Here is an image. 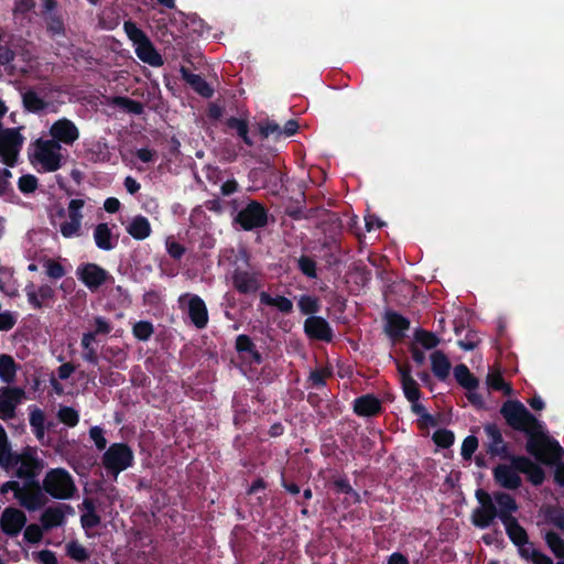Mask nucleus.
I'll use <instances>...</instances> for the list:
<instances>
[{
    "mask_svg": "<svg viewBox=\"0 0 564 564\" xmlns=\"http://www.w3.org/2000/svg\"><path fill=\"white\" fill-rule=\"evenodd\" d=\"M500 414L514 431L527 434L525 451L538 462L551 465L561 459L564 452L558 442L551 438L543 422L538 420L519 400H507L500 408Z\"/></svg>",
    "mask_w": 564,
    "mask_h": 564,
    "instance_id": "1",
    "label": "nucleus"
},
{
    "mask_svg": "<svg viewBox=\"0 0 564 564\" xmlns=\"http://www.w3.org/2000/svg\"><path fill=\"white\" fill-rule=\"evenodd\" d=\"M232 224L245 231L264 228L269 224L268 207L250 197H243L241 200L234 199L230 203Z\"/></svg>",
    "mask_w": 564,
    "mask_h": 564,
    "instance_id": "2",
    "label": "nucleus"
},
{
    "mask_svg": "<svg viewBox=\"0 0 564 564\" xmlns=\"http://www.w3.org/2000/svg\"><path fill=\"white\" fill-rule=\"evenodd\" d=\"M328 218L321 224L323 237L318 239L325 262L332 267L340 263L343 253V221L337 213L327 212Z\"/></svg>",
    "mask_w": 564,
    "mask_h": 564,
    "instance_id": "3",
    "label": "nucleus"
},
{
    "mask_svg": "<svg viewBox=\"0 0 564 564\" xmlns=\"http://www.w3.org/2000/svg\"><path fill=\"white\" fill-rule=\"evenodd\" d=\"M1 463L18 466L15 475L20 479L35 478L43 468L42 460L32 453L13 454L8 442L7 433L0 425V464Z\"/></svg>",
    "mask_w": 564,
    "mask_h": 564,
    "instance_id": "4",
    "label": "nucleus"
},
{
    "mask_svg": "<svg viewBox=\"0 0 564 564\" xmlns=\"http://www.w3.org/2000/svg\"><path fill=\"white\" fill-rule=\"evenodd\" d=\"M43 490L54 499H70L77 491L72 475L64 468L50 469L43 479Z\"/></svg>",
    "mask_w": 564,
    "mask_h": 564,
    "instance_id": "5",
    "label": "nucleus"
},
{
    "mask_svg": "<svg viewBox=\"0 0 564 564\" xmlns=\"http://www.w3.org/2000/svg\"><path fill=\"white\" fill-rule=\"evenodd\" d=\"M134 454L127 443H112L104 453L101 463L107 474L118 475L133 465Z\"/></svg>",
    "mask_w": 564,
    "mask_h": 564,
    "instance_id": "6",
    "label": "nucleus"
},
{
    "mask_svg": "<svg viewBox=\"0 0 564 564\" xmlns=\"http://www.w3.org/2000/svg\"><path fill=\"white\" fill-rule=\"evenodd\" d=\"M34 159L41 164L44 172H55L63 165L64 155L62 145L55 141L37 139L34 142Z\"/></svg>",
    "mask_w": 564,
    "mask_h": 564,
    "instance_id": "7",
    "label": "nucleus"
},
{
    "mask_svg": "<svg viewBox=\"0 0 564 564\" xmlns=\"http://www.w3.org/2000/svg\"><path fill=\"white\" fill-rule=\"evenodd\" d=\"M77 279L90 291L96 292L102 285L113 283V276L105 268L94 262L80 263L75 272Z\"/></svg>",
    "mask_w": 564,
    "mask_h": 564,
    "instance_id": "8",
    "label": "nucleus"
},
{
    "mask_svg": "<svg viewBox=\"0 0 564 564\" xmlns=\"http://www.w3.org/2000/svg\"><path fill=\"white\" fill-rule=\"evenodd\" d=\"M178 306L181 310L186 311L191 323L197 329H204L208 325V310L204 300L192 293H184L178 296Z\"/></svg>",
    "mask_w": 564,
    "mask_h": 564,
    "instance_id": "9",
    "label": "nucleus"
},
{
    "mask_svg": "<svg viewBox=\"0 0 564 564\" xmlns=\"http://www.w3.org/2000/svg\"><path fill=\"white\" fill-rule=\"evenodd\" d=\"M24 138L19 129L7 128L0 130V162L13 167L18 162V155L22 148Z\"/></svg>",
    "mask_w": 564,
    "mask_h": 564,
    "instance_id": "10",
    "label": "nucleus"
},
{
    "mask_svg": "<svg viewBox=\"0 0 564 564\" xmlns=\"http://www.w3.org/2000/svg\"><path fill=\"white\" fill-rule=\"evenodd\" d=\"M24 397V390L19 387L0 388V420L9 421L15 417L17 406Z\"/></svg>",
    "mask_w": 564,
    "mask_h": 564,
    "instance_id": "11",
    "label": "nucleus"
},
{
    "mask_svg": "<svg viewBox=\"0 0 564 564\" xmlns=\"http://www.w3.org/2000/svg\"><path fill=\"white\" fill-rule=\"evenodd\" d=\"M50 140L59 145H73L79 138V130L72 120L62 118L53 122L50 128Z\"/></svg>",
    "mask_w": 564,
    "mask_h": 564,
    "instance_id": "12",
    "label": "nucleus"
},
{
    "mask_svg": "<svg viewBox=\"0 0 564 564\" xmlns=\"http://www.w3.org/2000/svg\"><path fill=\"white\" fill-rule=\"evenodd\" d=\"M57 7L56 0H44L42 17L45 21L46 32L52 39L66 35L65 23L63 17L55 12Z\"/></svg>",
    "mask_w": 564,
    "mask_h": 564,
    "instance_id": "13",
    "label": "nucleus"
},
{
    "mask_svg": "<svg viewBox=\"0 0 564 564\" xmlns=\"http://www.w3.org/2000/svg\"><path fill=\"white\" fill-rule=\"evenodd\" d=\"M304 333L313 340L332 343L334 338L330 324L322 316H308L304 321Z\"/></svg>",
    "mask_w": 564,
    "mask_h": 564,
    "instance_id": "14",
    "label": "nucleus"
},
{
    "mask_svg": "<svg viewBox=\"0 0 564 564\" xmlns=\"http://www.w3.org/2000/svg\"><path fill=\"white\" fill-rule=\"evenodd\" d=\"M26 524L25 513L14 507H7L0 518V528L9 536H18Z\"/></svg>",
    "mask_w": 564,
    "mask_h": 564,
    "instance_id": "15",
    "label": "nucleus"
},
{
    "mask_svg": "<svg viewBox=\"0 0 564 564\" xmlns=\"http://www.w3.org/2000/svg\"><path fill=\"white\" fill-rule=\"evenodd\" d=\"M509 459L521 474L527 475L528 480L533 486L538 487L544 482L545 473L543 468L531 458L521 455H510Z\"/></svg>",
    "mask_w": 564,
    "mask_h": 564,
    "instance_id": "16",
    "label": "nucleus"
},
{
    "mask_svg": "<svg viewBox=\"0 0 564 564\" xmlns=\"http://www.w3.org/2000/svg\"><path fill=\"white\" fill-rule=\"evenodd\" d=\"M231 282L235 290L245 295L253 294L261 288L257 273L239 267L234 269L231 273Z\"/></svg>",
    "mask_w": 564,
    "mask_h": 564,
    "instance_id": "17",
    "label": "nucleus"
},
{
    "mask_svg": "<svg viewBox=\"0 0 564 564\" xmlns=\"http://www.w3.org/2000/svg\"><path fill=\"white\" fill-rule=\"evenodd\" d=\"M519 473L511 460L510 465L499 464L492 470L496 482L508 490H517L521 487L522 479Z\"/></svg>",
    "mask_w": 564,
    "mask_h": 564,
    "instance_id": "18",
    "label": "nucleus"
},
{
    "mask_svg": "<svg viewBox=\"0 0 564 564\" xmlns=\"http://www.w3.org/2000/svg\"><path fill=\"white\" fill-rule=\"evenodd\" d=\"M25 293L29 304L35 308L41 310L43 306H50L55 301V290L48 284H42L35 290L33 283L25 286Z\"/></svg>",
    "mask_w": 564,
    "mask_h": 564,
    "instance_id": "19",
    "label": "nucleus"
},
{
    "mask_svg": "<svg viewBox=\"0 0 564 564\" xmlns=\"http://www.w3.org/2000/svg\"><path fill=\"white\" fill-rule=\"evenodd\" d=\"M484 432L488 437L487 452L491 456L510 457L508 455V445L503 441L500 429L496 423H487L484 425Z\"/></svg>",
    "mask_w": 564,
    "mask_h": 564,
    "instance_id": "20",
    "label": "nucleus"
},
{
    "mask_svg": "<svg viewBox=\"0 0 564 564\" xmlns=\"http://www.w3.org/2000/svg\"><path fill=\"white\" fill-rule=\"evenodd\" d=\"M386 334L394 341L401 340L405 336V332L410 328L409 318L398 312L388 311L386 313Z\"/></svg>",
    "mask_w": 564,
    "mask_h": 564,
    "instance_id": "21",
    "label": "nucleus"
},
{
    "mask_svg": "<svg viewBox=\"0 0 564 564\" xmlns=\"http://www.w3.org/2000/svg\"><path fill=\"white\" fill-rule=\"evenodd\" d=\"M383 411L382 403L375 394H364L354 400V412L358 416H377Z\"/></svg>",
    "mask_w": 564,
    "mask_h": 564,
    "instance_id": "22",
    "label": "nucleus"
},
{
    "mask_svg": "<svg viewBox=\"0 0 564 564\" xmlns=\"http://www.w3.org/2000/svg\"><path fill=\"white\" fill-rule=\"evenodd\" d=\"M494 502L497 507V516L501 522H506L511 518H516L513 513L518 511L519 507L516 499L510 494L505 491H496L494 494Z\"/></svg>",
    "mask_w": 564,
    "mask_h": 564,
    "instance_id": "23",
    "label": "nucleus"
},
{
    "mask_svg": "<svg viewBox=\"0 0 564 564\" xmlns=\"http://www.w3.org/2000/svg\"><path fill=\"white\" fill-rule=\"evenodd\" d=\"M134 52L140 61L152 67H160L164 64L162 55L155 50L149 37L137 44Z\"/></svg>",
    "mask_w": 564,
    "mask_h": 564,
    "instance_id": "24",
    "label": "nucleus"
},
{
    "mask_svg": "<svg viewBox=\"0 0 564 564\" xmlns=\"http://www.w3.org/2000/svg\"><path fill=\"white\" fill-rule=\"evenodd\" d=\"M183 79L192 87V89L204 98H210L214 95L213 87L204 77L198 74L191 73L187 68H181Z\"/></svg>",
    "mask_w": 564,
    "mask_h": 564,
    "instance_id": "25",
    "label": "nucleus"
},
{
    "mask_svg": "<svg viewBox=\"0 0 564 564\" xmlns=\"http://www.w3.org/2000/svg\"><path fill=\"white\" fill-rule=\"evenodd\" d=\"M94 240L96 246L105 251L112 250L118 243V237L112 235L107 223H100L95 227Z\"/></svg>",
    "mask_w": 564,
    "mask_h": 564,
    "instance_id": "26",
    "label": "nucleus"
},
{
    "mask_svg": "<svg viewBox=\"0 0 564 564\" xmlns=\"http://www.w3.org/2000/svg\"><path fill=\"white\" fill-rule=\"evenodd\" d=\"M64 507L69 508L68 506L58 505L48 507L42 512L40 517V522L44 530L48 531L53 528L61 527L64 523Z\"/></svg>",
    "mask_w": 564,
    "mask_h": 564,
    "instance_id": "27",
    "label": "nucleus"
},
{
    "mask_svg": "<svg viewBox=\"0 0 564 564\" xmlns=\"http://www.w3.org/2000/svg\"><path fill=\"white\" fill-rule=\"evenodd\" d=\"M126 230L135 240H144L152 232L151 224L143 215L134 216L126 227Z\"/></svg>",
    "mask_w": 564,
    "mask_h": 564,
    "instance_id": "28",
    "label": "nucleus"
},
{
    "mask_svg": "<svg viewBox=\"0 0 564 564\" xmlns=\"http://www.w3.org/2000/svg\"><path fill=\"white\" fill-rule=\"evenodd\" d=\"M18 501L29 511H35L46 505L47 498L45 497L44 492H42V489L26 490V488H24L23 494L18 496Z\"/></svg>",
    "mask_w": 564,
    "mask_h": 564,
    "instance_id": "29",
    "label": "nucleus"
},
{
    "mask_svg": "<svg viewBox=\"0 0 564 564\" xmlns=\"http://www.w3.org/2000/svg\"><path fill=\"white\" fill-rule=\"evenodd\" d=\"M431 368L434 376L438 380L444 381L449 376L452 365L442 350H435L431 354Z\"/></svg>",
    "mask_w": 564,
    "mask_h": 564,
    "instance_id": "30",
    "label": "nucleus"
},
{
    "mask_svg": "<svg viewBox=\"0 0 564 564\" xmlns=\"http://www.w3.org/2000/svg\"><path fill=\"white\" fill-rule=\"evenodd\" d=\"M498 518L497 507H477L471 513V523L479 529H486Z\"/></svg>",
    "mask_w": 564,
    "mask_h": 564,
    "instance_id": "31",
    "label": "nucleus"
},
{
    "mask_svg": "<svg viewBox=\"0 0 564 564\" xmlns=\"http://www.w3.org/2000/svg\"><path fill=\"white\" fill-rule=\"evenodd\" d=\"M506 529V533L510 541L516 546H521V544L528 543V532L527 530L519 523L517 518H511L507 520L506 522H502Z\"/></svg>",
    "mask_w": 564,
    "mask_h": 564,
    "instance_id": "32",
    "label": "nucleus"
},
{
    "mask_svg": "<svg viewBox=\"0 0 564 564\" xmlns=\"http://www.w3.org/2000/svg\"><path fill=\"white\" fill-rule=\"evenodd\" d=\"M454 378L456 382L467 391L476 390L479 386V380L470 372L465 364L455 366Z\"/></svg>",
    "mask_w": 564,
    "mask_h": 564,
    "instance_id": "33",
    "label": "nucleus"
},
{
    "mask_svg": "<svg viewBox=\"0 0 564 564\" xmlns=\"http://www.w3.org/2000/svg\"><path fill=\"white\" fill-rule=\"evenodd\" d=\"M22 105L24 110L31 113H40L48 107V102L32 88L22 94Z\"/></svg>",
    "mask_w": 564,
    "mask_h": 564,
    "instance_id": "34",
    "label": "nucleus"
},
{
    "mask_svg": "<svg viewBox=\"0 0 564 564\" xmlns=\"http://www.w3.org/2000/svg\"><path fill=\"white\" fill-rule=\"evenodd\" d=\"M18 365L13 357L7 354L0 355V379L2 382L10 384L15 380Z\"/></svg>",
    "mask_w": 564,
    "mask_h": 564,
    "instance_id": "35",
    "label": "nucleus"
},
{
    "mask_svg": "<svg viewBox=\"0 0 564 564\" xmlns=\"http://www.w3.org/2000/svg\"><path fill=\"white\" fill-rule=\"evenodd\" d=\"M226 126L229 129L236 130L237 135L246 145L252 147L254 144L253 140L249 135V124L247 120L237 117H229L226 120Z\"/></svg>",
    "mask_w": 564,
    "mask_h": 564,
    "instance_id": "36",
    "label": "nucleus"
},
{
    "mask_svg": "<svg viewBox=\"0 0 564 564\" xmlns=\"http://www.w3.org/2000/svg\"><path fill=\"white\" fill-rule=\"evenodd\" d=\"M90 161L95 163H109L111 162L112 154L109 145L105 141H97L88 149Z\"/></svg>",
    "mask_w": 564,
    "mask_h": 564,
    "instance_id": "37",
    "label": "nucleus"
},
{
    "mask_svg": "<svg viewBox=\"0 0 564 564\" xmlns=\"http://www.w3.org/2000/svg\"><path fill=\"white\" fill-rule=\"evenodd\" d=\"M297 306L303 315L316 316L321 311V301L315 295L302 294L297 300Z\"/></svg>",
    "mask_w": 564,
    "mask_h": 564,
    "instance_id": "38",
    "label": "nucleus"
},
{
    "mask_svg": "<svg viewBox=\"0 0 564 564\" xmlns=\"http://www.w3.org/2000/svg\"><path fill=\"white\" fill-rule=\"evenodd\" d=\"M29 422L32 427V432L39 441H42L45 436V414L39 409L34 408L29 415Z\"/></svg>",
    "mask_w": 564,
    "mask_h": 564,
    "instance_id": "39",
    "label": "nucleus"
},
{
    "mask_svg": "<svg viewBox=\"0 0 564 564\" xmlns=\"http://www.w3.org/2000/svg\"><path fill=\"white\" fill-rule=\"evenodd\" d=\"M259 134L262 140L272 137L275 141L283 138L282 127L274 120L267 119L258 123Z\"/></svg>",
    "mask_w": 564,
    "mask_h": 564,
    "instance_id": "40",
    "label": "nucleus"
},
{
    "mask_svg": "<svg viewBox=\"0 0 564 564\" xmlns=\"http://www.w3.org/2000/svg\"><path fill=\"white\" fill-rule=\"evenodd\" d=\"M111 104L116 107L122 108L126 111L140 116L144 112V107L142 102L131 99L124 96H116L112 98Z\"/></svg>",
    "mask_w": 564,
    "mask_h": 564,
    "instance_id": "41",
    "label": "nucleus"
},
{
    "mask_svg": "<svg viewBox=\"0 0 564 564\" xmlns=\"http://www.w3.org/2000/svg\"><path fill=\"white\" fill-rule=\"evenodd\" d=\"M544 519L547 523L564 531V509L556 505H551L544 509Z\"/></svg>",
    "mask_w": 564,
    "mask_h": 564,
    "instance_id": "42",
    "label": "nucleus"
},
{
    "mask_svg": "<svg viewBox=\"0 0 564 564\" xmlns=\"http://www.w3.org/2000/svg\"><path fill=\"white\" fill-rule=\"evenodd\" d=\"M544 541L556 558H564V540L560 534L554 531H549L544 535Z\"/></svg>",
    "mask_w": 564,
    "mask_h": 564,
    "instance_id": "43",
    "label": "nucleus"
},
{
    "mask_svg": "<svg viewBox=\"0 0 564 564\" xmlns=\"http://www.w3.org/2000/svg\"><path fill=\"white\" fill-rule=\"evenodd\" d=\"M66 554L67 556H69L72 560L78 562V563H84L86 562L90 554L89 552L87 551L86 547H84L78 541L76 540H73L70 542H68L66 544Z\"/></svg>",
    "mask_w": 564,
    "mask_h": 564,
    "instance_id": "44",
    "label": "nucleus"
},
{
    "mask_svg": "<svg viewBox=\"0 0 564 564\" xmlns=\"http://www.w3.org/2000/svg\"><path fill=\"white\" fill-rule=\"evenodd\" d=\"M487 384L495 391H502L506 395L511 394L512 388L507 383L500 371L491 372L487 377Z\"/></svg>",
    "mask_w": 564,
    "mask_h": 564,
    "instance_id": "45",
    "label": "nucleus"
},
{
    "mask_svg": "<svg viewBox=\"0 0 564 564\" xmlns=\"http://www.w3.org/2000/svg\"><path fill=\"white\" fill-rule=\"evenodd\" d=\"M414 339L425 349H433L440 344V338L436 334L422 328L415 330Z\"/></svg>",
    "mask_w": 564,
    "mask_h": 564,
    "instance_id": "46",
    "label": "nucleus"
},
{
    "mask_svg": "<svg viewBox=\"0 0 564 564\" xmlns=\"http://www.w3.org/2000/svg\"><path fill=\"white\" fill-rule=\"evenodd\" d=\"M297 269L301 271L303 275L308 279L317 278V265L313 258L308 256H301L297 259Z\"/></svg>",
    "mask_w": 564,
    "mask_h": 564,
    "instance_id": "47",
    "label": "nucleus"
},
{
    "mask_svg": "<svg viewBox=\"0 0 564 564\" xmlns=\"http://www.w3.org/2000/svg\"><path fill=\"white\" fill-rule=\"evenodd\" d=\"M123 30L128 36V39L133 43L135 46L137 44L141 43L142 41L148 39V35L144 33L143 30H141L133 21L128 20L123 23Z\"/></svg>",
    "mask_w": 564,
    "mask_h": 564,
    "instance_id": "48",
    "label": "nucleus"
},
{
    "mask_svg": "<svg viewBox=\"0 0 564 564\" xmlns=\"http://www.w3.org/2000/svg\"><path fill=\"white\" fill-rule=\"evenodd\" d=\"M154 333L153 324L149 321H139L133 325V336L142 341H147Z\"/></svg>",
    "mask_w": 564,
    "mask_h": 564,
    "instance_id": "49",
    "label": "nucleus"
},
{
    "mask_svg": "<svg viewBox=\"0 0 564 564\" xmlns=\"http://www.w3.org/2000/svg\"><path fill=\"white\" fill-rule=\"evenodd\" d=\"M433 442L441 448H449L455 442V435L451 430L438 429L433 433Z\"/></svg>",
    "mask_w": 564,
    "mask_h": 564,
    "instance_id": "50",
    "label": "nucleus"
},
{
    "mask_svg": "<svg viewBox=\"0 0 564 564\" xmlns=\"http://www.w3.org/2000/svg\"><path fill=\"white\" fill-rule=\"evenodd\" d=\"M57 417L63 424L69 427L76 426L79 422V413L72 406H61L57 412Z\"/></svg>",
    "mask_w": 564,
    "mask_h": 564,
    "instance_id": "51",
    "label": "nucleus"
},
{
    "mask_svg": "<svg viewBox=\"0 0 564 564\" xmlns=\"http://www.w3.org/2000/svg\"><path fill=\"white\" fill-rule=\"evenodd\" d=\"M402 390L406 400L417 401L421 398V390L419 388L417 382L413 378H405L403 382H401Z\"/></svg>",
    "mask_w": 564,
    "mask_h": 564,
    "instance_id": "52",
    "label": "nucleus"
},
{
    "mask_svg": "<svg viewBox=\"0 0 564 564\" xmlns=\"http://www.w3.org/2000/svg\"><path fill=\"white\" fill-rule=\"evenodd\" d=\"M332 376V370L328 368H317L311 371L308 381L315 388H324L326 386V378Z\"/></svg>",
    "mask_w": 564,
    "mask_h": 564,
    "instance_id": "53",
    "label": "nucleus"
},
{
    "mask_svg": "<svg viewBox=\"0 0 564 564\" xmlns=\"http://www.w3.org/2000/svg\"><path fill=\"white\" fill-rule=\"evenodd\" d=\"M104 355L117 368L121 367L127 359V354L119 347H107Z\"/></svg>",
    "mask_w": 564,
    "mask_h": 564,
    "instance_id": "54",
    "label": "nucleus"
},
{
    "mask_svg": "<svg viewBox=\"0 0 564 564\" xmlns=\"http://www.w3.org/2000/svg\"><path fill=\"white\" fill-rule=\"evenodd\" d=\"M410 403H411V411L415 415H417L423 421L424 424H429L432 426L436 425L435 417L426 411L425 406L422 403H420V400L410 401Z\"/></svg>",
    "mask_w": 564,
    "mask_h": 564,
    "instance_id": "55",
    "label": "nucleus"
},
{
    "mask_svg": "<svg viewBox=\"0 0 564 564\" xmlns=\"http://www.w3.org/2000/svg\"><path fill=\"white\" fill-rule=\"evenodd\" d=\"M478 438L475 435L465 437L462 444L460 455L465 460L471 459L473 455L478 448Z\"/></svg>",
    "mask_w": 564,
    "mask_h": 564,
    "instance_id": "56",
    "label": "nucleus"
},
{
    "mask_svg": "<svg viewBox=\"0 0 564 564\" xmlns=\"http://www.w3.org/2000/svg\"><path fill=\"white\" fill-rule=\"evenodd\" d=\"M37 178L32 174L22 175L18 181V187L23 194H31L37 188Z\"/></svg>",
    "mask_w": 564,
    "mask_h": 564,
    "instance_id": "57",
    "label": "nucleus"
},
{
    "mask_svg": "<svg viewBox=\"0 0 564 564\" xmlns=\"http://www.w3.org/2000/svg\"><path fill=\"white\" fill-rule=\"evenodd\" d=\"M82 221L69 219L61 224L59 231L64 238L79 236Z\"/></svg>",
    "mask_w": 564,
    "mask_h": 564,
    "instance_id": "58",
    "label": "nucleus"
},
{
    "mask_svg": "<svg viewBox=\"0 0 564 564\" xmlns=\"http://www.w3.org/2000/svg\"><path fill=\"white\" fill-rule=\"evenodd\" d=\"M235 348L238 351V354H247L249 355L254 348L256 345L250 338V336L246 334H240L236 338Z\"/></svg>",
    "mask_w": 564,
    "mask_h": 564,
    "instance_id": "59",
    "label": "nucleus"
},
{
    "mask_svg": "<svg viewBox=\"0 0 564 564\" xmlns=\"http://www.w3.org/2000/svg\"><path fill=\"white\" fill-rule=\"evenodd\" d=\"M46 274L54 280L62 279L65 274V268L56 260L48 259L45 264Z\"/></svg>",
    "mask_w": 564,
    "mask_h": 564,
    "instance_id": "60",
    "label": "nucleus"
},
{
    "mask_svg": "<svg viewBox=\"0 0 564 564\" xmlns=\"http://www.w3.org/2000/svg\"><path fill=\"white\" fill-rule=\"evenodd\" d=\"M84 205H85L84 199H79V198L72 199L68 203V207H67L68 218L73 219V220L82 221V219H83L82 208L84 207Z\"/></svg>",
    "mask_w": 564,
    "mask_h": 564,
    "instance_id": "61",
    "label": "nucleus"
},
{
    "mask_svg": "<svg viewBox=\"0 0 564 564\" xmlns=\"http://www.w3.org/2000/svg\"><path fill=\"white\" fill-rule=\"evenodd\" d=\"M12 173L10 170L3 167L0 169V197L13 193V188L10 182Z\"/></svg>",
    "mask_w": 564,
    "mask_h": 564,
    "instance_id": "62",
    "label": "nucleus"
},
{
    "mask_svg": "<svg viewBox=\"0 0 564 564\" xmlns=\"http://www.w3.org/2000/svg\"><path fill=\"white\" fill-rule=\"evenodd\" d=\"M42 538H43V528H41L40 525L32 523L25 528L24 539L29 543H37L42 540Z\"/></svg>",
    "mask_w": 564,
    "mask_h": 564,
    "instance_id": "63",
    "label": "nucleus"
},
{
    "mask_svg": "<svg viewBox=\"0 0 564 564\" xmlns=\"http://www.w3.org/2000/svg\"><path fill=\"white\" fill-rule=\"evenodd\" d=\"M479 341L480 340H479L477 334L473 330H469L466 334L464 339L458 340L457 345L462 349H464L466 351H470V350H474L478 346Z\"/></svg>",
    "mask_w": 564,
    "mask_h": 564,
    "instance_id": "64",
    "label": "nucleus"
}]
</instances>
